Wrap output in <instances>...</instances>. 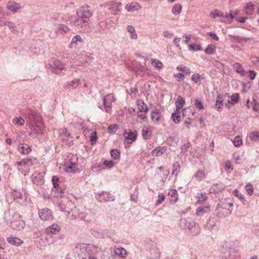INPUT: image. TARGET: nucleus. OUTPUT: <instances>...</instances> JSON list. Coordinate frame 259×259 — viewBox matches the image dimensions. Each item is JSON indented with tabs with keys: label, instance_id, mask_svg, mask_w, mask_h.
<instances>
[{
	"label": "nucleus",
	"instance_id": "nucleus-1",
	"mask_svg": "<svg viewBox=\"0 0 259 259\" xmlns=\"http://www.w3.org/2000/svg\"><path fill=\"white\" fill-rule=\"evenodd\" d=\"M97 251V248L95 246L85 243H77L73 249V252L79 258L84 259L91 251Z\"/></svg>",
	"mask_w": 259,
	"mask_h": 259
},
{
	"label": "nucleus",
	"instance_id": "nucleus-2",
	"mask_svg": "<svg viewBox=\"0 0 259 259\" xmlns=\"http://www.w3.org/2000/svg\"><path fill=\"white\" fill-rule=\"evenodd\" d=\"M62 166L64 171L68 173L79 172L82 169L78 163H64Z\"/></svg>",
	"mask_w": 259,
	"mask_h": 259
},
{
	"label": "nucleus",
	"instance_id": "nucleus-3",
	"mask_svg": "<svg viewBox=\"0 0 259 259\" xmlns=\"http://www.w3.org/2000/svg\"><path fill=\"white\" fill-rule=\"evenodd\" d=\"M13 217L15 219L11 220L10 227L16 230L23 229L25 226V223L21 220L18 219L19 218V215L17 213H14Z\"/></svg>",
	"mask_w": 259,
	"mask_h": 259
},
{
	"label": "nucleus",
	"instance_id": "nucleus-4",
	"mask_svg": "<svg viewBox=\"0 0 259 259\" xmlns=\"http://www.w3.org/2000/svg\"><path fill=\"white\" fill-rule=\"evenodd\" d=\"M115 101V98L113 94H109L103 97V102L106 112H111L112 103Z\"/></svg>",
	"mask_w": 259,
	"mask_h": 259
},
{
	"label": "nucleus",
	"instance_id": "nucleus-5",
	"mask_svg": "<svg viewBox=\"0 0 259 259\" xmlns=\"http://www.w3.org/2000/svg\"><path fill=\"white\" fill-rule=\"evenodd\" d=\"M123 136L124 137V144L130 145L136 140L138 133L136 131L133 132L131 130H128L124 132Z\"/></svg>",
	"mask_w": 259,
	"mask_h": 259
},
{
	"label": "nucleus",
	"instance_id": "nucleus-6",
	"mask_svg": "<svg viewBox=\"0 0 259 259\" xmlns=\"http://www.w3.org/2000/svg\"><path fill=\"white\" fill-rule=\"evenodd\" d=\"M96 198L101 202L113 201L115 197L108 192H101L96 194Z\"/></svg>",
	"mask_w": 259,
	"mask_h": 259
},
{
	"label": "nucleus",
	"instance_id": "nucleus-7",
	"mask_svg": "<svg viewBox=\"0 0 259 259\" xmlns=\"http://www.w3.org/2000/svg\"><path fill=\"white\" fill-rule=\"evenodd\" d=\"M38 214L40 219L42 221H49L54 219L52 210L48 208L39 209Z\"/></svg>",
	"mask_w": 259,
	"mask_h": 259
},
{
	"label": "nucleus",
	"instance_id": "nucleus-8",
	"mask_svg": "<svg viewBox=\"0 0 259 259\" xmlns=\"http://www.w3.org/2000/svg\"><path fill=\"white\" fill-rule=\"evenodd\" d=\"M239 13V11L238 10H231L229 13H226L224 14V16L222 17L220 20L221 22L225 23L226 24H231L233 19Z\"/></svg>",
	"mask_w": 259,
	"mask_h": 259
},
{
	"label": "nucleus",
	"instance_id": "nucleus-9",
	"mask_svg": "<svg viewBox=\"0 0 259 259\" xmlns=\"http://www.w3.org/2000/svg\"><path fill=\"white\" fill-rule=\"evenodd\" d=\"M46 174L45 171L41 172H34L32 175V182L34 184L37 185H42L45 183L44 176Z\"/></svg>",
	"mask_w": 259,
	"mask_h": 259
},
{
	"label": "nucleus",
	"instance_id": "nucleus-10",
	"mask_svg": "<svg viewBox=\"0 0 259 259\" xmlns=\"http://www.w3.org/2000/svg\"><path fill=\"white\" fill-rule=\"evenodd\" d=\"M65 213L68 219L71 220H80V211L75 206L73 208H71V210L66 209Z\"/></svg>",
	"mask_w": 259,
	"mask_h": 259
},
{
	"label": "nucleus",
	"instance_id": "nucleus-11",
	"mask_svg": "<svg viewBox=\"0 0 259 259\" xmlns=\"http://www.w3.org/2000/svg\"><path fill=\"white\" fill-rule=\"evenodd\" d=\"M115 163H95L92 166V170L95 172L100 171L107 167L111 168L114 166Z\"/></svg>",
	"mask_w": 259,
	"mask_h": 259
},
{
	"label": "nucleus",
	"instance_id": "nucleus-12",
	"mask_svg": "<svg viewBox=\"0 0 259 259\" xmlns=\"http://www.w3.org/2000/svg\"><path fill=\"white\" fill-rule=\"evenodd\" d=\"M94 214L91 209H85L84 211H80V220L87 222H91L94 219Z\"/></svg>",
	"mask_w": 259,
	"mask_h": 259
},
{
	"label": "nucleus",
	"instance_id": "nucleus-13",
	"mask_svg": "<svg viewBox=\"0 0 259 259\" xmlns=\"http://www.w3.org/2000/svg\"><path fill=\"white\" fill-rule=\"evenodd\" d=\"M226 96L229 97V94H219L218 95L214 105L215 108L218 111L222 109L224 105V101Z\"/></svg>",
	"mask_w": 259,
	"mask_h": 259
},
{
	"label": "nucleus",
	"instance_id": "nucleus-14",
	"mask_svg": "<svg viewBox=\"0 0 259 259\" xmlns=\"http://www.w3.org/2000/svg\"><path fill=\"white\" fill-rule=\"evenodd\" d=\"M232 213V210H226L217 205L214 210V213L219 218H224L230 215Z\"/></svg>",
	"mask_w": 259,
	"mask_h": 259
},
{
	"label": "nucleus",
	"instance_id": "nucleus-15",
	"mask_svg": "<svg viewBox=\"0 0 259 259\" xmlns=\"http://www.w3.org/2000/svg\"><path fill=\"white\" fill-rule=\"evenodd\" d=\"M79 17L81 18L79 20L80 23H88V22L85 19H89L92 15L91 13L88 8L82 7L80 10Z\"/></svg>",
	"mask_w": 259,
	"mask_h": 259
},
{
	"label": "nucleus",
	"instance_id": "nucleus-16",
	"mask_svg": "<svg viewBox=\"0 0 259 259\" xmlns=\"http://www.w3.org/2000/svg\"><path fill=\"white\" fill-rule=\"evenodd\" d=\"M150 117L153 122L155 123H158L163 118L161 111L157 109H155L151 111Z\"/></svg>",
	"mask_w": 259,
	"mask_h": 259
},
{
	"label": "nucleus",
	"instance_id": "nucleus-17",
	"mask_svg": "<svg viewBox=\"0 0 259 259\" xmlns=\"http://www.w3.org/2000/svg\"><path fill=\"white\" fill-rule=\"evenodd\" d=\"M230 100H228L225 104V106L228 109H231L235 104H237L239 100V95L238 93H234L230 96Z\"/></svg>",
	"mask_w": 259,
	"mask_h": 259
},
{
	"label": "nucleus",
	"instance_id": "nucleus-18",
	"mask_svg": "<svg viewBox=\"0 0 259 259\" xmlns=\"http://www.w3.org/2000/svg\"><path fill=\"white\" fill-rule=\"evenodd\" d=\"M7 8L8 10L15 13L22 8L20 4L13 1H9L7 3Z\"/></svg>",
	"mask_w": 259,
	"mask_h": 259
},
{
	"label": "nucleus",
	"instance_id": "nucleus-19",
	"mask_svg": "<svg viewBox=\"0 0 259 259\" xmlns=\"http://www.w3.org/2000/svg\"><path fill=\"white\" fill-rule=\"evenodd\" d=\"M60 208L62 211L65 212V210H71V208L75 207L74 204L72 201L69 200L68 198H65L64 201L60 204Z\"/></svg>",
	"mask_w": 259,
	"mask_h": 259
},
{
	"label": "nucleus",
	"instance_id": "nucleus-20",
	"mask_svg": "<svg viewBox=\"0 0 259 259\" xmlns=\"http://www.w3.org/2000/svg\"><path fill=\"white\" fill-rule=\"evenodd\" d=\"M190 234L192 236H196L198 235L201 231V229L199 225L195 222H191L190 226L188 228Z\"/></svg>",
	"mask_w": 259,
	"mask_h": 259
},
{
	"label": "nucleus",
	"instance_id": "nucleus-21",
	"mask_svg": "<svg viewBox=\"0 0 259 259\" xmlns=\"http://www.w3.org/2000/svg\"><path fill=\"white\" fill-rule=\"evenodd\" d=\"M255 5L252 2H248L246 3L243 7V11L247 16L253 15L255 9Z\"/></svg>",
	"mask_w": 259,
	"mask_h": 259
},
{
	"label": "nucleus",
	"instance_id": "nucleus-22",
	"mask_svg": "<svg viewBox=\"0 0 259 259\" xmlns=\"http://www.w3.org/2000/svg\"><path fill=\"white\" fill-rule=\"evenodd\" d=\"M52 182L54 188L56 189V191H57L58 193H60V194H57V196L63 197L64 192L61 188H59L60 180L58 177L56 176H53L52 179Z\"/></svg>",
	"mask_w": 259,
	"mask_h": 259
},
{
	"label": "nucleus",
	"instance_id": "nucleus-23",
	"mask_svg": "<svg viewBox=\"0 0 259 259\" xmlns=\"http://www.w3.org/2000/svg\"><path fill=\"white\" fill-rule=\"evenodd\" d=\"M65 68L64 65L59 60L54 61L52 65V71L55 73H59Z\"/></svg>",
	"mask_w": 259,
	"mask_h": 259
},
{
	"label": "nucleus",
	"instance_id": "nucleus-24",
	"mask_svg": "<svg viewBox=\"0 0 259 259\" xmlns=\"http://www.w3.org/2000/svg\"><path fill=\"white\" fill-rule=\"evenodd\" d=\"M120 3L112 2L109 4V9L113 14L116 15L120 12Z\"/></svg>",
	"mask_w": 259,
	"mask_h": 259
},
{
	"label": "nucleus",
	"instance_id": "nucleus-25",
	"mask_svg": "<svg viewBox=\"0 0 259 259\" xmlns=\"http://www.w3.org/2000/svg\"><path fill=\"white\" fill-rule=\"evenodd\" d=\"M29 127L30 129L34 132L35 134H42V128H43V124L41 122L38 123V124L35 125L32 123L31 121H29Z\"/></svg>",
	"mask_w": 259,
	"mask_h": 259
},
{
	"label": "nucleus",
	"instance_id": "nucleus-26",
	"mask_svg": "<svg viewBox=\"0 0 259 259\" xmlns=\"http://www.w3.org/2000/svg\"><path fill=\"white\" fill-rule=\"evenodd\" d=\"M114 254L118 256L120 258H125L127 251L125 249L122 247L114 246L113 248Z\"/></svg>",
	"mask_w": 259,
	"mask_h": 259
},
{
	"label": "nucleus",
	"instance_id": "nucleus-27",
	"mask_svg": "<svg viewBox=\"0 0 259 259\" xmlns=\"http://www.w3.org/2000/svg\"><path fill=\"white\" fill-rule=\"evenodd\" d=\"M233 68L234 71L241 76H244L247 74V71H246L243 67L239 63H235L233 65Z\"/></svg>",
	"mask_w": 259,
	"mask_h": 259
},
{
	"label": "nucleus",
	"instance_id": "nucleus-28",
	"mask_svg": "<svg viewBox=\"0 0 259 259\" xmlns=\"http://www.w3.org/2000/svg\"><path fill=\"white\" fill-rule=\"evenodd\" d=\"M18 169L21 172L26 176L29 171L28 163H17Z\"/></svg>",
	"mask_w": 259,
	"mask_h": 259
},
{
	"label": "nucleus",
	"instance_id": "nucleus-29",
	"mask_svg": "<svg viewBox=\"0 0 259 259\" xmlns=\"http://www.w3.org/2000/svg\"><path fill=\"white\" fill-rule=\"evenodd\" d=\"M59 231L60 228L58 225L56 224H54L46 229V232L48 235L51 236L58 233Z\"/></svg>",
	"mask_w": 259,
	"mask_h": 259
},
{
	"label": "nucleus",
	"instance_id": "nucleus-30",
	"mask_svg": "<svg viewBox=\"0 0 259 259\" xmlns=\"http://www.w3.org/2000/svg\"><path fill=\"white\" fill-rule=\"evenodd\" d=\"M141 6L137 2H132L125 6V9L128 12H134L140 10Z\"/></svg>",
	"mask_w": 259,
	"mask_h": 259
},
{
	"label": "nucleus",
	"instance_id": "nucleus-31",
	"mask_svg": "<svg viewBox=\"0 0 259 259\" xmlns=\"http://www.w3.org/2000/svg\"><path fill=\"white\" fill-rule=\"evenodd\" d=\"M210 211V205H207L204 206H201L197 208L196 214L198 216H203L205 213H208Z\"/></svg>",
	"mask_w": 259,
	"mask_h": 259
},
{
	"label": "nucleus",
	"instance_id": "nucleus-32",
	"mask_svg": "<svg viewBox=\"0 0 259 259\" xmlns=\"http://www.w3.org/2000/svg\"><path fill=\"white\" fill-rule=\"evenodd\" d=\"M224 189V186L221 184L213 185L209 189V192L212 194H217Z\"/></svg>",
	"mask_w": 259,
	"mask_h": 259
},
{
	"label": "nucleus",
	"instance_id": "nucleus-33",
	"mask_svg": "<svg viewBox=\"0 0 259 259\" xmlns=\"http://www.w3.org/2000/svg\"><path fill=\"white\" fill-rule=\"evenodd\" d=\"M166 151V147H158L154 149L152 152V154L153 156H161L163 155Z\"/></svg>",
	"mask_w": 259,
	"mask_h": 259
},
{
	"label": "nucleus",
	"instance_id": "nucleus-34",
	"mask_svg": "<svg viewBox=\"0 0 259 259\" xmlns=\"http://www.w3.org/2000/svg\"><path fill=\"white\" fill-rule=\"evenodd\" d=\"M8 242L13 245L19 246L23 243V241L17 237L10 236L7 238Z\"/></svg>",
	"mask_w": 259,
	"mask_h": 259
},
{
	"label": "nucleus",
	"instance_id": "nucleus-35",
	"mask_svg": "<svg viewBox=\"0 0 259 259\" xmlns=\"http://www.w3.org/2000/svg\"><path fill=\"white\" fill-rule=\"evenodd\" d=\"M185 103V99L180 96H178L175 102L176 110L177 111H180L183 108Z\"/></svg>",
	"mask_w": 259,
	"mask_h": 259
},
{
	"label": "nucleus",
	"instance_id": "nucleus-36",
	"mask_svg": "<svg viewBox=\"0 0 259 259\" xmlns=\"http://www.w3.org/2000/svg\"><path fill=\"white\" fill-rule=\"evenodd\" d=\"M191 222H193V221L191 220L190 219L188 218H184L181 219L180 220V226L183 229L189 228L190 226V224Z\"/></svg>",
	"mask_w": 259,
	"mask_h": 259
},
{
	"label": "nucleus",
	"instance_id": "nucleus-37",
	"mask_svg": "<svg viewBox=\"0 0 259 259\" xmlns=\"http://www.w3.org/2000/svg\"><path fill=\"white\" fill-rule=\"evenodd\" d=\"M18 150L23 154H27L31 151L30 147L26 144H20L18 147Z\"/></svg>",
	"mask_w": 259,
	"mask_h": 259
},
{
	"label": "nucleus",
	"instance_id": "nucleus-38",
	"mask_svg": "<svg viewBox=\"0 0 259 259\" xmlns=\"http://www.w3.org/2000/svg\"><path fill=\"white\" fill-rule=\"evenodd\" d=\"M69 30L70 29L67 26L64 24H59L56 33L57 34H65L69 32Z\"/></svg>",
	"mask_w": 259,
	"mask_h": 259
},
{
	"label": "nucleus",
	"instance_id": "nucleus-39",
	"mask_svg": "<svg viewBox=\"0 0 259 259\" xmlns=\"http://www.w3.org/2000/svg\"><path fill=\"white\" fill-rule=\"evenodd\" d=\"M250 140L254 142L259 141V131H254L250 132L247 137Z\"/></svg>",
	"mask_w": 259,
	"mask_h": 259
},
{
	"label": "nucleus",
	"instance_id": "nucleus-40",
	"mask_svg": "<svg viewBox=\"0 0 259 259\" xmlns=\"http://www.w3.org/2000/svg\"><path fill=\"white\" fill-rule=\"evenodd\" d=\"M217 205H219V207L226 210H231L229 207L233 206V203L229 202L228 200H225L224 201H220Z\"/></svg>",
	"mask_w": 259,
	"mask_h": 259
},
{
	"label": "nucleus",
	"instance_id": "nucleus-41",
	"mask_svg": "<svg viewBox=\"0 0 259 259\" xmlns=\"http://www.w3.org/2000/svg\"><path fill=\"white\" fill-rule=\"evenodd\" d=\"M182 115L184 117H186L188 119H191L194 115V112L193 111L190 107H187L183 109Z\"/></svg>",
	"mask_w": 259,
	"mask_h": 259
},
{
	"label": "nucleus",
	"instance_id": "nucleus-42",
	"mask_svg": "<svg viewBox=\"0 0 259 259\" xmlns=\"http://www.w3.org/2000/svg\"><path fill=\"white\" fill-rule=\"evenodd\" d=\"M196 198L197 200V202L199 204L204 203L208 198L205 193H197Z\"/></svg>",
	"mask_w": 259,
	"mask_h": 259
},
{
	"label": "nucleus",
	"instance_id": "nucleus-43",
	"mask_svg": "<svg viewBox=\"0 0 259 259\" xmlns=\"http://www.w3.org/2000/svg\"><path fill=\"white\" fill-rule=\"evenodd\" d=\"M209 16L213 19H215L217 17L222 19V17L224 16V13L219 10L215 9L210 12Z\"/></svg>",
	"mask_w": 259,
	"mask_h": 259
},
{
	"label": "nucleus",
	"instance_id": "nucleus-44",
	"mask_svg": "<svg viewBox=\"0 0 259 259\" xmlns=\"http://www.w3.org/2000/svg\"><path fill=\"white\" fill-rule=\"evenodd\" d=\"M137 106L139 110V111L147 112L148 111V108L147 107V105L144 103V102L142 100H138L137 101Z\"/></svg>",
	"mask_w": 259,
	"mask_h": 259
},
{
	"label": "nucleus",
	"instance_id": "nucleus-45",
	"mask_svg": "<svg viewBox=\"0 0 259 259\" xmlns=\"http://www.w3.org/2000/svg\"><path fill=\"white\" fill-rule=\"evenodd\" d=\"M127 31L130 33V37L133 39H136L138 35L136 32L135 28L132 25H128L127 27Z\"/></svg>",
	"mask_w": 259,
	"mask_h": 259
},
{
	"label": "nucleus",
	"instance_id": "nucleus-46",
	"mask_svg": "<svg viewBox=\"0 0 259 259\" xmlns=\"http://www.w3.org/2000/svg\"><path fill=\"white\" fill-rule=\"evenodd\" d=\"M182 10V6L179 4H175L171 9V12L175 15H179Z\"/></svg>",
	"mask_w": 259,
	"mask_h": 259
},
{
	"label": "nucleus",
	"instance_id": "nucleus-47",
	"mask_svg": "<svg viewBox=\"0 0 259 259\" xmlns=\"http://www.w3.org/2000/svg\"><path fill=\"white\" fill-rule=\"evenodd\" d=\"M233 145L236 147H239L243 145L242 137L240 136H237L232 141Z\"/></svg>",
	"mask_w": 259,
	"mask_h": 259
},
{
	"label": "nucleus",
	"instance_id": "nucleus-48",
	"mask_svg": "<svg viewBox=\"0 0 259 259\" xmlns=\"http://www.w3.org/2000/svg\"><path fill=\"white\" fill-rule=\"evenodd\" d=\"M180 111H176L172 114L171 118L174 122L178 123L180 121L181 116L180 115Z\"/></svg>",
	"mask_w": 259,
	"mask_h": 259
},
{
	"label": "nucleus",
	"instance_id": "nucleus-49",
	"mask_svg": "<svg viewBox=\"0 0 259 259\" xmlns=\"http://www.w3.org/2000/svg\"><path fill=\"white\" fill-rule=\"evenodd\" d=\"M250 105H252V109L253 111L259 112V104L257 103L255 100H253V102L249 104V101L247 102L246 106L248 108H250Z\"/></svg>",
	"mask_w": 259,
	"mask_h": 259
},
{
	"label": "nucleus",
	"instance_id": "nucleus-50",
	"mask_svg": "<svg viewBox=\"0 0 259 259\" xmlns=\"http://www.w3.org/2000/svg\"><path fill=\"white\" fill-rule=\"evenodd\" d=\"M151 135V130L149 127H145L142 131V136L145 139H150Z\"/></svg>",
	"mask_w": 259,
	"mask_h": 259
},
{
	"label": "nucleus",
	"instance_id": "nucleus-51",
	"mask_svg": "<svg viewBox=\"0 0 259 259\" xmlns=\"http://www.w3.org/2000/svg\"><path fill=\"white\" fill-rule=\"evenodd\" d=\"M216 225L215 220L214 218L209 219L206 223V227L208 230H211Z\"/></svg>",
	"mask_w": 259,
	"mask_h": 259
},
{
	"label": "nucleus",
	"instance_id": "nucleus-52",
	"mask_svg": "<svg viewBox=\"0 0 259 259\" xmlns=\"http://www.w3.org/2000/svg\"><path fill=\"white\" fill-rule=\"evenodd\" d=\"M151 62L152 64L157 69H161L163 66L162 63L160 61L155 59H151Z\"/></svg>",
	"mask_w": 259,
	"mask_h": 259
},
{
	"label": "nucleus",
	"instance_id": "nucleus-53",
	"mask_svg": "<svg viewBox=\"0 0 259 259\" xmlns=\"http://www.w3.org/2000/svg\"><path fill=\"white\" fill-rule=\"evenodd\" d=\"M180 166L179 164V163H174L172 164V170L171 174L173 175H175L176 176L178 175L179 172L180 171Z\"/></svg>",
	"mask_w": 259,
	"mask_h": 259
},
{
	"label": "nucleus",
	"instance_id": "nucleus-54",
	"mask_svg": "<svg viewBox=\"0 0 259 259\" xmlns=\"http://www.w3.org/2000/svg\"><path fill=\"white\" fill-rule=\"evenodd\" d=\"M215 47L212 45H208L205 49L204 52L209 55H211L215 52Z\"/></svg>",
	"mask_w": 259,
	"mask_h": 259
},
{
	"label": "nucleus",
	"instance_id": "nucleus-55",
	"mask_svg": "<svg viewBox=\"0 0 259 259\" xmlns=\"http://www.w3.org/2000/svg\"><path fill=\"white\" fill-rule=\"evenodd\" d=\"M189 50L192 51H198L201 50V47L199 44H190L188 46Z\"/></svg>",
	"mask_w": 259,
	"mask_h": 259
},
{
	"label": "nucleus",
	"instance_id": "nucleus-56",
	"mask_svg": "<svg viewBox=\"0 0 259 259\" xmlns=\"http://www.w3.org/2000/svg\"><path fill=\"white\" fill-rule=\"evenodd\" d=\"M97 140V135L96 131H92L90 136V141L92 145H94Z\"/></svg>",
	"mask_w": 259,
	"mask_h": 259
},
{
	"label": "nucleus",
	"instance_id": "nucleus-57",
	"mask_svg": "<svg viewBox=\"0 0 259 259\" xmlns=\"http://www.w3.org/2000/svg\"><path fill=\"white\" fill-rule=\"evenodd\" d=\"M177 69L178 70L183 72L186 74H189L191 72L189 68L182 65L178 66Z\"/></svg>",
	"mask_w": 259,
	"mask_h": 259
},
{
	"label": "nucleus",
	"instance_id": "nucleus-58",
	"mask_svg": "<svg viewBox=\"0 0 259 259\" xmlns=\"http://www.w3.org/2000/svg\"><path fill=\"white\" fill-rule=\"evenodd\" d=\"M13 123L14 124L22 125L25 123V120L22 117H15L13 120Z\"/></svg>",
	"mask_w": 259,
	"mask_h": 259
},
{
	"label": "nucleus",
	"instance_id": "nucleus-59",
	"mask_svg": "<svg viewBox=\"0 0 259 259\" xmlns=\"http://www.w3.org/2000/svg\"><path fill=\"white\" fill-rule=\"evenodd\" d=\"M165 199V197L164 195H163L162 193L159 194L158 195V199L157 200V201H156V202L155 203V205L156 206L159 205L163 201H164Z\"/></svg>",
	"mask_w": 259,
	"mask_h": 259
},
{
	"label": "nucleus",
	"instance_id": "nucleus-60",
	"mask_svg": "<svg viewBox=\"0 0 259 259\" xmlns=\"http://www.w3.org/2000/svg\"><path fill=\"white\" fill-rule=\"evenodd\" d=\"M110 153L111 157L114 159H118L120 156V152L116 149H112Z\"/></svg>",
	"mask_w": 259,
	"mask_h": 259
},
{
	"label": "nucleus",
	"instance_id": "nucleus-61",
	"mask_svg": "<svg viewBox=\"0 0 259 259\" xmlns=\"http://www.w3.org/2000/svg\"><path fill=\"white\" fill-rule=\"evenodd\" d=\"M222 168L228 172H230L233 169L231 163H225Z\"/></svg>",
	"mask_w": 259,
	"mask_h": 259
},
{
	"label": "nucleus",
	"instance_id": "nucleus-62",
	"mask_svg": "<svg viewBox=\"0 0 259 259\" xmlns=\"http://www.w3.org/2000/svg\"><path fill=\"white\" fill-rule=\"evenodd\" d=\"M118 126L116 124H111L108 127V132L109 133H113L118 129Z\"/></svg>",
	"mask_w": 259,
	"mask_h": 259
},
{
	"label": "nucleus",
	"instance_id": "nucleus-63",
	"mask_svg": "<svg viewBox=\"0 0 259 259\" xmlns=\"http://www.w3.org/2000/svg\"><path fill=\"white\" fill-rule=\"evenodd\" d=\"M194 105L199 110H203L204 108L202 102L197 99L195 100Z\"/></svg>",
	"mask_w": 259,
	"mask_h": 259
},
{
	"label": "nucleus",
	"instance_id": "nucleus-64",
	"mask_svg": "<svg viewBox=\"0 0 259 259\" xmlns=\"http://www.w3.org/2000/svg\"><path fill=\"white\" fill-rule=\"evenodd\" d=\"M204 172L202 170H198L195 174V177L199 180H201L204 178Z\"/></svg>",
	"mask_w": 259,
	"mask_h": 259
}]
</instances>
